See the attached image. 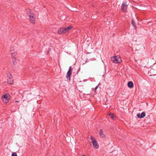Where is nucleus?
Returning a JSON list of instances; mask_svg holds the SVG:
<instances>
[{
	"label": "nucleus",
	"instance_id": "obj_11",
	"mask_svg": "<svg viewBox=\"0 0 156 156\" xmlns=\"http://www.w3.org/2000/svg\"><path fill=\"white\" fill-rule=\"evenodd\" d=\"M12 57L13 63L14 65H15L17 63V60L16 59L17 56Z\"/></svg>",
	"mask_w": 156,
	"mask_h": 156
},
{
	"label": "nucleus",
	"instance_id": "obj_7",
	"mask_svg": "<svg viewBox=\"0 0 156 156\" xmlns=\"http://www.w3.org/2000/svg\"><path fill=\"white\" fill-rule=\"evenodd\" d=\"M66 28H62L58 30V33L59 34H61L62 33H65L66 32Z\"/></svg>",
	"mask_w": 156,
	"mask_h": 156
},
{
	"label": "nucleus",
	"instance_id": "obj_15",
	"mask_svg": "<svg viewBox=\"0 0 156 156\" xmlns=\"http://www.w3.org/2000/svg\"><path fill=\"white\" fill-rule=\"evenodd\" d=\"M132 25L133 26L135 29H136V25L135 22L133 20H132Z\"/></svg>",
	"mask_w": 156,
	"mask_h": 156
},
{
	"label": "nucleus",
	"instance_id": "obj_12",
	"mask_svg": "<svg viewBox=\"0 0 156 156\" xmlns=\"http://www.w3.org/2000/svg\"><path fill=\"white\" fill-rule=\"evenodd\" d=\"M127 85L129 87L132 88L133 87V83L132 81H129Z\"/></svg>",
	"mask_w": 156,
	"mask_h": 156
},
{
	"label": "nucleus",
	"instance_id": "obj_16",
	"mask_svg": "<svg viewBox=\"0 0 156 156\" xmlns=\"http://www.w3.org/2000/svg\"><path fill=\"white\" fill-rule=\"evenodd\" d=\"M72 28V27L71 26L68 27L67 28H66V31L67 32H68V31H69V30H70L71 28Z\"/></svg>",
	"mask_w": 156,
	"mask_h": 156
},
{
	"label": "nucleus",
	"instance_id": "obj_21",
	"mask_svg": "<svg viewBox=\"0 0 156 156\" xmlns=\"http://www.w3.org/2000/svg\"><path fill=\"white\" fill-rule=\"evenodd\" d=\"M82 156H86L85 155H83Z\"/></svg>",
	"mask_w": 156,
	"mask_h": 156
},
{
	"label": "nucleus",
	"instance_id": "obj_19",
	"mask_svg": "<svg viewBox=\"0 0 156 156\" xmlns=\"http://www.w3.org/2000/svg\"><path fill=\"white\" fill-rule=\"evenodd\" d=\"M71 66H70L69 68L68 71H71Z\"/></svg>",
	"mask_w": 156,
	"mask_h": 156
},
{
	"label": "nucleus",
	"instance_id": "obj_13",
	"mask_svg": "<svg viewBox=\"0 0 156 156\" xmlns=\"http://www.w3.org/2000/svg\"><path fill=\"white\" fill-rule=\"evenodd\" d=\"M99 134L100 137L102 138H104L105 137V135L103 133V130L102 129H101L99 131Z\"/></svg>",
	"mask_w": 156,
	"mask_h": 156
},
{
	"label": "nucleus",
	"instance_id": "obj_9",
	"mask_svg": "<svg viewBox=\"0 0 156 156\" xmlns=\"http://www.w3.org/2000/svg\"><path fill=\"white\" fill-rule=\"evenodd\" d=\"M10 54H11L12 57H16V54L15 53V51L13 48H11L10 51Z\"/></svg>",
	"mask_w": 156,
	"mask_h": 156
},
{
	"label": "nucleus",
	"instance_id": "obj_3",
	"mask_svg": "<svg viewBox=\"0 0 156 156\" xmlns=\"http://www.w3.org/2000/svg\"><path fill=\"white\" fill-rule=\"evenodd\" d=\"M90 139L94 148L95 149L98 148L99 147V145L97 140L92 136H90Z\"/></svg>",
	"mask_w": 156,
	"mask_h": 156
},
{
	"label": "nucleus",
	"instance_id": "obj_5",
	"mask_svg": "<svg viewBox=\"0 0 156 156\" xmlns=\"http://www.w3.org/2000/svg\"><path fill=\"white\" fill-rule=\"evenodd\" d=\"M127 7L126 2H125L122 3V9L124 12H125L126 10Z\"/></svg>",
	"mask_w": 156,
	"mask_h": 156
},
{
	"label": "nucleus",
	"instance_id": "obj_10",
	"mask_svg": "<svg viewBox=\"0 0 156 156\" xmlns=\"http://www.w3.org/2000/svg\"><path fill=\"white\" fill-rule=\"evenodd\" d=\"M72 72L68 71L66 74V78L67 80H70V76L71 75Z\"/></svg>",
	"mask_w": 156,
	"mask_h": 156
},
{
	"label": "nucleus",
	"instance_id": "obj_18",
	"mask_svg": "<svg viewBox=\"0 0 156 156\" xmlns=\"http://www.w3.org/2000/svg\"><path fill=\"white\" fill-rule=\"evenodd\" d=\"M99 86V85H98L97 86L95 87V90H96L98 88V87Z\"/></svg>",
	"mask_w": 156,
	"mask_h": 156
},
{
	"label": "nucleus",
	"instance_id": "obj_6",
	"mask_svg": "<svg viewBox=\"0 0 156 156\" xmlns=\"http://www.w3.org/2000/svg\"><path fill=\"white\" fill-rule=\"evenodd\" d=\"M9 78L7 79V83L10 84H12L13 83V78L12 77L11 74H9Z\"/></svg>",
	"mask_w": 156,
	"mask_h": 156
},
{
	"label": "nucleus",
	"instance_id": "obj_1",
	"mask_svg": "<svg viewBox=\"0 0 156 156\" xmlns=\"http://www.w3.org/2000/svg\"><path fill=\"white\" fill-rule=\"evenodd\" d=\"M26 12L30 18V20L32 23H34L35 21V18L34 16V13L30 9H27Z\"/></svg>",
	"mask_w": 156,
	"mask_h": 156
},
{
	"label": "nucleus",
	"instance_id": "obj_2",
	"mask_svg": "<svg viewBox=\"0 0 156 156\" xmlns=\"http://www.w3.org/2000/svg\"><path fill=\"white\" fill-rule=\"evenodd\" d=\"M111 60L115 63H120L122 61V60L119 56L112 57Z\"/></svg>",
	"mask_w": 156,
	"mask_h": 156
},
{
	"label": "nucleus",
	"instance_id": "obj_8",
	"mask_svg": "<svg viewBox=\"0 0 156 156\" xmlns=\"http://www.w3.org/2000/svg\"><path fill=\"white\" fill-rule=\"evenodd\" d=\"M145 116V112H143L140 114V113H138L137 114V116L138 118L141 119Z\"/></svg>",
	"mask_w": 156,
	"mask_h": 156
},
{
	"label": "nucleus",
	"instance_id": "obj_4",
	"mask_svg": "<svg viewBox=\"0 0 156 156\" xmlns=\"http://www.w3.org/2000/svg\"><path fill=\"white\" fill-rule=\"evenodd\" d=\"M9 94H4L2 96V99H5V103H7L9 101Z\"/></svg>",
	"mask_w": 156,
	"mask_h": 156
},
{
	"label": "nucleus",
	"instance_id": "obj_17",
	"mask_svg": "<svg viewBox=\"0 0 156 156\" xmlns=\"http://www.w3.org/2000/svg\"><path fill=\"white\" fill-rule=\"evenodd\" d=\"M12 156H17V155L16 153L14 152L12 154Z\"/></svg>",
	"mask_w": 156,
	"mask_h": 156
},
{
	"label": "nucleus",
	"instance_id": "obj_14",
	"mask_svg": "<svg viewBox=\"0 0 156 156\" xmlns=\"http://www.w3.org/2000/svg\"><path fill=\"white\" fill-rule=\"evenodd\" d=\"M109 115L110 116L111 118L113 120L115 119V117L114 116L113 113H110L109 114Z\"/></svg>",
	"mask_w": 156,
	"mask_h": 156
},
{
	"label": "nucleus",
	"instance_id": "obj_20",
	"mask_svg": "<svg viewBox=\"0 0 156 156\" xmlns=\"http://www.w3.org/2000/svg\"><path fill=\"white\" fill-rule=\"evenodd\" d=\"M15 102H19V101H15Z\"/></svg>",
	"mask_w": 156,
	"mask_h": 156
}]
</instances>
